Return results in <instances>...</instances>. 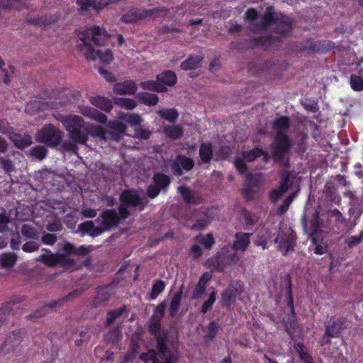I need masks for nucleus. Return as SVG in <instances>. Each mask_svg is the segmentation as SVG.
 Masks as SVG:
<instances>
[{
    "instance_id": "10",
    "label": "nucleus",
    "mask_w": 363,
    "mask_h": 363,
    "mask_svg": "<svg viewBox=\"0 0 363 363\" xmlns=\"http://www.w3.org/2000/svg\"><path fill=\"white\" fill-rule=\"evenodd\" d=\"M154 185H151L148 189V196L150 198L156 197L160 189L165 188L169 183V179L164 174H156L154 177Z\"/></svg>"
},
{
    "instance_id": "32",
    "label": "nucleus",
    "mask_w": 363,
    "mask_h": 363,
    "mask_svg": "<svg viewBox=\"0 0 363 363\" xmlns=\"http://www.w3.org/2000/svg\"><path fill=\"white\" fill-rule=\"evenodd\" d=\"M199 155L204 162H208L213 155L212 147L210 144H202L200 147Z\"/></svg>"
},
{
    "instance_id": "41",
    "label": "nucleus",
    "mask_w": 363,
    "mask_h": 363,
    "mask_svg": "<svg viewBox=\"0 0 363 363\" xmlns=\"http://www.w3.org/2000/svg\"><path fill=\"white\" fill-rule=\"evenodd\" d=\"M141 359L147 362L148 361H152V363H159V359L156 357V354L155 351L150 350L147 353H143L140 355Z\"/></svg>"
},
{
    "instance_id": "19",
    "label": "nucleus",
    "mask_w": 363,
    "mask_h": 363,
    "mask_svg": "<svg viewBox=\"0 0 363 363\" xmlns=\"http://www.w3.org/2000/svg\"><path fill=\"white\" fill-rule=\"evenodd\" d=\"M157 81L167 86H174L177 83V76L172 71L168 70L157 75Z\"/></svg>"
},
{
    "instance_id": "25",
    "label": "nucleus",
    "mask_w": 363,
    "mask_h": 363,
    "mask_svg": "<svg viewBox=\"0 0 363 363\" xmlns=\"http://www.w3.org/2000/svg\"><path fill=\"white\" fill-rule=\"evenodd\" d=\"M157 114L169 122L174 123L179 118V113L175 108H163L157 111Z\"/></svg>"
},
{
    "instance_id": "36",
    "label": "nucleus",
    "mask_w": 363,
    "mask_h": 363,
    "mask_svg": "<svg viewBox=\"0 0 363 363\" xmlns=\"http://www.w3.org/2000/svg\"><path fill=\"white\" fill-rule=\"evenodd\" d=\"M165 284L162 281H156L152 288L151 298L155 299L164 289Z\"/></svg>"
},
{
    "instance_id": "2",
    "label": "nucleus",
    "mask_w": 363,
    "mask_h": 363,
    "mask_svg": "<svg viewBox=\"0 0 363 363\" xmlns=\"http://www.w3.org/2000/svg\"><path fill=\"white\" fill-rule=\"evenodd\" d=\"M121 204L119 208L120 216L116 211L108 210L104 212L101 216V225L95 226L91 221H87L80 225V229L83 232L90 234L91 236H97L104 230L116 225L121 219L127 218L129 215L127 208L140 204V197L135 191H124L121 196Z\"/></svg>"
},
{
    "instance_id": "30",
    "label": "nucleus",
    "mask_w": 363,
    "mask_h": 363,
    "mask_svg": "<svg viewBox=\"0 0 363 363\" xmlns=\"http://www.w3.org/2000/svg\"><path fill=\"white\" fill-rule=\"evenodd\" d=\"M138 97L142 103L148 106H154L157 104L159 100L157 95L146 92L138 94Z\"/></svg>"
},
{
    "instance_id": "51",
    "label": "nucleus",
    "mask_w": 363,
    "mask_h": 363,
    "mask_svg": "<svg viewBox=\"0 0 363 363\" xmlns=\"http://www.w3.org/2000/svg\"><path fill=\"white\" fill-rule=\"evenodd\" d=\"M339 332H340L339 328H334V329H330L329 328H327L326 332H325V337H324L323 341L325 343L328 342H329L328 338L335 336L336 335H337L339 333Z\"/></svg>"
},
{
    "instance_id": "63",
    "label": "nucleus",
    "mask_w": 363,
    "mask_h": 363,
    "mask_svg": "<svg viewBox=\"0 0 363 363\" xmlns=\"http://www.w3.org/2000/svg\"><path fill=\"white\" fill-rule=\"evenodd\" d=\"M100 73L108 82L114 81V77L106 70L100 69Z\"/></svg>"
},
{
    "instance_id": "43",
    "label": "nucleus",
    "mask_w": 363,
    "mask_h": 363,
    "mask_svg": "<svg viewBox=\"0 0 363 363\" xmlns=\"http://www.w3.org/2000/svg\"><path fill=\"white\" fill-rule=\"evenodd\" d=\"M281 23H282V27L284 30H281L280 32L282 35H286L291 30V21L289 17L287 16H281Z\"/></svg>"
},
{
    "instance_id": "49",
    "label": "nucleus",
    "mask_w": 363,
    "mask_h": 363,
    "mask_svg": "<svg viewBox=\"0 0 363 363\" xmlns=\"http://www.w3.org/2000/svg\"><path fill=\"white\" fill-rule=\"evenodd\" d=\"M236 294H233L230 289H228L223 294V299L228 303L230 304L234 301Z\"/></svg>"
},
{
    "instance_id": "56",
    "label": "nucleus",
    "mask_w": 363,
    "mask_h": 363,
    "mask_svg": "<svg viewBox=\"0 0 363 363\" xmlns=\"http://www.w3.org/2000/svg\"><path fill=\"white\" fill-rule=\"evenodd\" d=\"M47 228L49 231H52V232L59 231L62 228V225L60 222L55 221L52 223H50L48 225Z\"/></svg>"
},
{
    "instance_id": "58",
    "label": "nucleus",
    "mask_w": 363,
    "mask_h": 363,
    "mask_svg": "<svg viewBox=\"0 0 363 363\" xmlns=\"http://www.w3.org/2000/svg\"><path fill=\"white\" fill-rule=\"evenodd\" d=\"M211 279V274L209 272L204 273L200 278L199 284L206 286V283Z\"/></svg>"
},
{
    "instance_id": "31",
    "label": "nucleus",
    "mask_w": 363,
    "mask_h": 363,
    "mask_svg": "<svg viewBox=\"0 0 363 363\" xmlns=\"http://www.w3.org/2000/svg\"><path fill=\"white\" fill-rule=\"evenodd\" d=\"M17 256L12 252L4 253L1 255V263L4 267H12L16 262Z\"/></svg>"
},
{
    "instance_id": "57",
    "label": "nucleus",
    "mask_w": 363,
    "mask_h": 363,
    "mask_svg": "<svg viewBox=\"0 0 363 363\" xmlns=\"http://www.w3.org/2000/svg\"><path fill=\"white\" fill-rule=\"evenodd\" d=\"M217 329H218V327H217V325L216 324V323L211 322L208 325V337L213 338L216 335Z\"/></svg>"
},
{
    "instance_id": "48",
    "label": "nucleus",
    "mask_w": 363,
    "mask_h": 363,
    "mask_svg": "<svg viewBox=\"0 0 363 363\" xmlns=\"http://www.w3.org/2000/svg\"><path fill=\"white\" fill-rule=\"evenodd\" d=\"M202 249L198 245H194L190 250V255L192 257L197 259L202 255Z\"/></svg>"
},
{
    "instance_id": "5",
    "label": "nucleus",
    "mask_w": 363,
    "mask_h": 363,
    "mask_svg": "<svg viewBox=\"0 0 363 363\" xmlns=\"http://www.w3.org/2000/svg\"><path fill=\"white\" fill-rule=\"evenodd\" d=\"M92 250V247L89 246L85 247H80L79 249L75 248L72 244L67 243L64 245L62 250L58 255H53L49 251H46L44 254L37 258L38 261H42L48 264L54 265L57 263H69V258H66V256L71 255H84Z\"/></svg>"
},
{
    "instance_id": "34",
    "label": "nucleus",
    "mask_w": 363,
    "mask_h": 363,
    "mask_svg": "<svg viewBox=\"0 0 363 363\" xmlns=\"http://www.w3.org/2000/svg\"><path fill=\"white\" fill-rule=\"evenodd\" d=\"M195 240L197 242L202 244L206 249H210L215 242L211 234L197 236Z\"/></svg>"
},
{
    "instance_id": "55",
    "label": "nucleus",
    "mask_w": 363,
    "mask_h": 363,
    "mask_svg": "<svg viewBox=\"0 0 363 363\" xmlns=\"http://www.w3.org/2000/svg\"><path fill=\"white\" fill-rule=\"evenodd\" d=\"M257 13L252 9H248L245 13V18L249 21H254L257 19Z\"/></svg>"
},
{
    "instance_id": "28",
    "label": "nucleus",
    "mask_w": 363,
    "mask_h": 363,
    "mask_svg": "<svg viewBox=\"0 0 363 363\" xmlns=\"http://www.w3.org/2000/svg\"><path fill=\"white\" fill-rule=\"evenodd\" d=\"M164 133L172 139H177L183 135V128L180 125H170L164 128Z\"/></svg>"
},
{
    "instance_id": "9",
    "label": "nucleus",
    "mask_w": 363,
    "mask_h": 363,
    "mask_svg": "<svg viewBox=\"0 0 363 363\" xmlns=\"http://www.w3.org/2000/svg\"><path fill=\"white\" fill-rule=\"evenodd\" d=\"M165 11L162 9L137 10L133 9L125 15L122 20L126 23H131L144 18H155L156 16L164 15Z\"/></svg>"
},
{
    "instance_id": "37",
    "label": "nucleus",
    "mask_w": 363,
    "mask_h": 363,
    "mask_svg": "<svg viewBox=\"0 0 363 363\" xmlns=\"http://www.w3.org/2000/svg\"><path fill=\"white\" fill-rule=\"evenodd\" d=\"M295 349L299 354V357L304 362V363H313L311 357L307 354L303 350V347L301 344H297Z\"/></svg>"
},
{
    "instance_id": "42",
    "label": "nucleus",
    "mask_w": 363,
    "mask_h": 363,
    "mask_svg": "<svg viewBox=\"0 0 363 363\" xmlns=\"http://www.w3.org/2000/svg\"><path fill=\"white\" fill-rule=\"evenodd\" d=\"M46 152L45 147L38 146L31 150V155L39 160H43L46 155Z\"/></svg>"
},
{
    "instance_id": "20",
    "label": "nucleus",
    "mask_w": 363,
    "mask_h": 363,
    "mask_svg": "<svg viewBox=\"0 0 363 363\" xmlns=\"http://www.w3.org/2000/svg\"><path fill=\"white\" fill-rule=\"evenodd\" d=\"M117 117L118 119L122 120L127 123L130 124L131 126H135L139 125L142 123L143 119L140 115L134 113H124V112H118L117 114Z\"/></svg>"
},
{
    "instance_id": "15",
    "label": "nucleus",
    "mask_w": 363,
    "mask_h": 363,
    "mask_svg": "<svg viewBox=\"0 0 363 363\" xmlns=\"http://www.w3.org/2000/svg\"><path fill=\"white\" fill-rule=\"evenodd\" d=\"M110 2L103 0H78L77 4L82 10H89L92 8L96 11L102 9Z\"/></svg>"
},
{
    "instance_id": "40",
    "label": "nucleus",
    "mask_w": 363,
    "mask_h": 363,
    "mask_svg": "<svg viewBox=\"0 0 363 363\" xmlns=\"http://www.w3.org/2000/svg\"><path fill=\"white\" fill-rule=\"evenodd\" d=\"M21 233L23 235L26 236L27 238H35L38 235L37 230L33 228L30 225H24L22 227Z\"/></svg>"
},
{
    "instance_id": "54",
    "label": "nucleus",
    "mask_w": 363,
    "mask_h": 363,
    "mask_svg": "<svg viewBox=\"0 0 363 363\" xmlns=\"http://www.w3.org/2000/svg\"><path fill=\"white\" fill-rule=\"evenodd\" d=\"M150 132L147 130L137 129L135 130V137L142 139H147L150 137Z\"/></svg>"
},
{
    "instance_id": "12",
    "label": "nucleus",
    "mask_w": 363,
    "mask_h": 363,
    "mask_svg": "<svg viewBox=\"0 0 363 363\" xmlns=\"http://www.w3.org/2000/svg\"><path fill=\"white\" fill-rule=\"evenodd\" d=\"M194 161L184 156H178L177 159L172 163L171 169L174 174L180 175L182 174V168L189 170L194 167Z\"/></svg>"
},
{
    "instance_id": "22",
    "label": "nucleus",
    "mask_w": 363,
    "mask_h": 363,
    "mask_svg": "<svg viewBox=\"0 0 363 363\" xmlns=\"http://www.w3.org/2000/svg\"><path fill=\"white\" fill-rule=\"evenodd\" d=\"M225 255V250H222L221 252H220L218 254V257H216V260L214 262H212L211 263H206L209 266H213V267L218 268L220 267L225 262H226L228 264H231L232 263H235L237 262V259H235V256L233 255L232 257H228L226 258V261H225L224 257Z\"/></svg>"
},
{
    "instance_id": "18",
    "label": "nucleus",
    "mask_w": 363,
    "mask_h": 363,
    "mask_svg": "<svg viewBox=\"0 0 363 363\" xmlns=\"http://www.w3.org/2000/svg\"><path fill=\"white\" fill-rule=\"evenodd\" d=\"M158 350L157 355L163 361L162 363H175L177 362V357L167 350L164 344L160 340H158Z\"/></svg>"
},
{
    "instance_id": "45",
    "label": "nucleus",
    "mask_w": 363,
    "mask_h": 363,
    "mask_svg": "<svg viewBox=\"0 0 363 363\" xmlns=\"http://www.w3.org/2000/svg\"><path fill=\"white\" fill-rule=\"evenodd\" d=\"M39 248V245L38 242L34 241L28 242L23 245V250L26 252H33L38 250Z\"/></svg>"
},
{
    "instance_id": "38",
    "label": "nucleus",
    "mask_w": 363,
    "mask_h": 363,
    "mask_svg": "<svg viewBox=\"0 0 363 363\" xmlns=\"http://www.w3.org/2000/svg\"><path fill=\"white\" fill-rule=\"evenodd\" d=\"M350 84L352 88L355 91H361L363 89V79L358 76L352 75Z\"/></svg>"
},
{
    "instance_id": "24",
    "label": "nucleus",
    "mask_w": 363,
    "mask_h": 363,
    "mask_svg": "<svg viewBox=\"0 0 363 363\" xmlns=\"http://www.w3.org/2000/svg\"><path fill=\"white\" fill-rule=\"evenodd\" d=\"M202 59L201 55L191 56L182 63L181 68L184 70L196 69L200 66Z\"/></svg>"
},
{
    "instance_id": "14",
    "label": "nucleus",
    "mask_w": 363,
    "mask_h": 363,
    "mask_svg": "<svg viewBox=\"0 0 363 363\" xmlns=\"http://www.w3.org/2000/svg\"><path fill=\"white\" fill-rule=\"evenodd\" d=\"M89 101L93 106H94L104 111H106V112L111 111V110L113 108L111 101L110 99H108V98H106L104 96H90Z\"/></svg>"
},
{
    "instance_id": "16",
    "label": "nucleus",
    "mask_w": 363,
    "mask_h": 363,
    "mask_svg": "<svg viewBox=\"0 0 363 363\" xmlns=\"http://www.w3.org/2000/svg\"><path fill=\"white\" fill-rule=\"evenodd\" d=\"M9 138L11 140L13 141L14 145L18 148H24L31 145L32 143V138L28 135H20L18 133H15L13 132H11L9 134Z\"/></svg>"
},
{
    "instance_id": "53",
    "label": "nucleus",
    "mask_w": 363,
    "mask_h": 363,
    "mask_svg": "<svg viewBox=\"0 0 363 363\" xmlns=\"http://www.w3.org/2000/svg\"><path fill=\"white\" fill-rule=\"evenodd\" d=\"M56 236L53 234H45L42 238V241L46 245H52L56 241Z\"/></svg>"
},
{
    "instance_id": "3",
    "label": "nucleus",
    "mask_w": 363,
    "mask_h": 363,
    "mask_svg": "<svg viewBox=\"0 0 363 363\" xmlns=\"http://www.w3.org/2000/svg\"><path fill=\"white\" fill-rule=\"evenodd\" d=\"M78 48L86 59L95 60L97 57L105 64L113 60V55L110 50H101L99 47L108 38L106 31L99 27H92L79 33Z\"/></svg>"
},
{
    "instance_id": "64",
    "label": "nucleus",
    "mask_w": 363,
    "mask_h": 363,
    "mask_svg": "<svg viewBox=\"0 0 363 363\" xmlns=\"http://www.w3.org/2000/svg\"><path fill=\"white\" fill-rule=\"evenodd\" d=\"M82 213L85 217H87V218H93V217L96 216V211L91 209V208L84 209L82 211Z\"/></svg>"
},
{
    "instance_id": "13",
    "label": "nucleus",
    "mask_w": 363,
    "mask_h": 363,
    "mask_svg": "<svg viewBox=\"0 0 363 363\" xmlns=\"http://www.w3.org/2000/svg\"><path fill=\"white\" fill-rule=\"evenodd\" d=\"M80 113L84 116L101 123H104L107 121V116L106 115L89 106H81Z\"/></svg>"
},
{
    "instance_id": "44",
    "label": "nucleus",
    "mask_w": 363,
    "mask_h": 363,
    "mask_svg": "<svg viewBox=\"0 0 363 363\" xmlns=\"http://www.w3.org/2000/svg\"><path fill=\"white\" fill-rule=\"evenodd\" d=\"M215 301H216V296H215V293L213 292L210 295L208 299L202 306L201 311L203 313H206L208 310H210L211 308L212 305L214 303Z\"/></svg>"
},
{
    "instance_id": "7",
    "label": "nucleus",
    "mask_w": 363,
    "mask_h": 363,
    "mask_svg": "<svg viewBox=\"0 0 363 363\" xmlns=\"http://www.w3.org/2000/svg\"><path fill=\"white\" fill-rule=\"evenodd\" d=\"M62 138V133L53 125L48 124L39 130L36 134V140L50 146H55Z\"/></svg>"
},
{
    "instance_id": "39",
    "label": "nucleus",
    "mask_w": 363,
    "mask_h": 363,
    "mask_svg": "<svg viewBox=\"0 0 363 363\" xmlns=\"http://www.w3.org/2000/svg\"><path fill=\"white\" fill-rule=\"evenodd\" d=\"M313 242L315 245L314 252L316 255H321L327 252V245L323 242H318L314 238H312Z\"/></svg>"
},
{
    "instance_id": "26",
    "label": "nucleus",
    "mask_w": 363,
    "mask_h": 363,
    "mask_svg": "<svg viewBox=\"0 0 363 363\" xmlns=\"http://www.w3.org/2000/svg\"><path fill=\"white\" fill-rule=\"evenodd\" d=\"M113 101L116 105L127 110H133L137 106L135 100L128 98L116 97L113 99Z\"/></svg>"
},
{
    "instance_id": "35",
    "label": "nucleus",
    "mask_w": 363,
    "mask_h": 363,
    "mask_svg": "<svg viewBox=\"0 0 363 363\" xmlns=\"http://www.w3.org/2000/svg\"><path fill=\"white\" fill-rule=\"evenodd\" d=\"M182 294L183 291L181 287L180 289L173 296L170 304V310L172 315L175 314L178 310L180 301L182 300Z\"/></svg>"
},
{
    "instance_id": "1",
    "label": "nucleus",
    "mask_w": 363,
    "mask_h": 363,
    "mask_svg": "<svg viewBox=\"0 0 363 363\" xmlns=\"http://www.w3.org/2000/svg\"><path fill=\"white\" fill-rule=\"evenodd\" d=\"M56 119L61 121L68 131L70 138L75 143L84 144L87 140L86 134L81 131L83 128L87 134L98 137L101 140H118L120 135L126 130V125L118 121H110L108 123L109 131L104 130L98 125H84V120L76 115H69L67 116H57Z\"/></svg>"
},
{
    "instance_id": "8",
    "label": "nucleus",
    "mask_w": 363,
    "mask_h": 363,
    "mask_svg": "<svg viewBox=\"0 0 363 363\" xmlns=\"http://www.w3.org/2000/svg\"><path fill=\"white\" fill-rule=\"evenodd\" d=\"M259 157H262L263 162H267L269 157L259 149H254L250 152H245L242 157H238L235 160V166L241 174H244L247 169L246 163L250 162Z\"/></svg>"
},
{
    "instance_id": "21",
    "label": "nucleus",
    "mask_w": 363,
    "mask_h": 363,
    "mask_svg": "<svg viewBox=\"0 0 363 363\" xmlns=\"http://www.w3.org/2000/svg\"><path fill=\"white\" fill-rule=\"evenodd\" d=\"M249 233H238L235 237L233 247L235 250L245 251L250 244Z\"/></svg>"
},
{
    "instance_id": "4",
    "label": "nucleus",
    "mask_w": 363,
    "mask_h": 363,
    "mask_svg": "<svg viewBox=\"0 0 363 363\" xmlns=\"http://www.w3.org/2000/svg\"><path fill=\"white\" fill-rule=\"evenodd\" d=\"M289 125V118L280 117L277 119L274 124V129L276 132V137L274 143L272 145V155L277 162H281L285 164V155L289 152L291 147V142L288 137L283 134Z\"/></svg>"
},
{
    "instance_id": "60",
    "label": "nucleus",
    "mask_w": 363,
    "mask_h": 363,
    "mask_svg": "<svg viewBox=\"0 0 363 363\" xmlns=\"http://www.w3.org/2000/svg\"><path fill=\"white\" fill-rule=\"evenodd\" d=\"M1 164L5 170H6L8 172L11 171V169L13 168V164L10 160L1 159Z\"/></svg>"
},
{
    "instance_id": "59",
    "label": "nucleus",
    "mask_w": 363,
    "mask_h": 363,
    "mask_svg": "<svg viewBox=\"0 0 363 363\" xmlns=\"http://www.w3.org/2000/svg\"><path fill=\"white\" fill-rule=\"evenodd\" d=\"M0 132L8 134L9 135L11 132L9 128L7 123L2 120H0Z\"/></svg>"
},
{
    "instance_id": "23",
    "label": "nucleus",
    "mask_w": 363,
    "mask_h": 363,
    "mask_svg": "<svg viewBox=\"0 0 363 363\" xmlns=\"http://www.w3.org/2000/svg\"><path fill=\"white\" fill-rule=\"evenodd\" d=\"M291 185V181L289 177H286L284 182L280 185L279 189L272 191L270 194V198L273 201L278 200L281 195L286 191Z\"/></svg>"
},
{
    "instance_id": "33",
    "label": "nucleus",
    "mask_w": 363,
    "mask_h": 363,
    "mask_svg": "<svg viewBox=\"0 0 363 363\" xmlns=\"http://www.w3.org/2000/svg\"><path fill=\"white\" fill-rule=\"evenodd\" d=\"M179 191L184 199L187 203H196L199 197L193 194V193L187 188L184 186H179Z\"/></svg>"
},
{
    "instance_id": "11",
    "label": "nucleus",
    "mask_w": 363,
    "mask_h": 363,
    "mask_svg": "<svg viewBox=\"0 0 363 363\" xmlns=\"http://www.w3.org/2000/svg\"><path fill=\"white\" fill-rule=\"evenodd\" d=\"M138 89L136 83L132 80L116 83L113 87L115 94L119 95H133Z\"/></svg>"
},
{
    "instance_id": "50",
    "label": "nucleus",
    "mask_w": 363,
    "mask_h": 363,
    "mask_svg": "<svg viewBox=\"0 0 363 363\" xmlns=\"http://www.w3.org/2000/svg\"><path fill=\"white\" fill-rule=\"evenodd\" d=\"M205 290H206V286L198 284L194 291L192 298L194 299H197V298H200L204 294Z\"/></svg>"
},
{
    "instance_id": "47",
    "label": "nucleus",
    "mask_w": 363,
    "mask_h": 363,
    "mask_svg": "<svg viewBox=\"0 0 363 363\" xmlns=\"http://www.w3.org/2000/svg\"><path fill=\"white\" fill-rule=\"evenodd\" d=\"M125 310L124 308H122L121 309H118V310H116V311H112V312H110L108 315V318H107V323L108 325H111L113 323L115 318L118 316V315H121L122 312Z\"/></svg>"
},
{
    "instance_id": "61",
    "label": "nucleus",
    "mask_w": 363,
    "mask_h": 363,
    "mask_svg": "<svg viewBox=\"0 0 363 363\" xmlns=\"http://www.w3.org/2000/svg\"><path fill=\"white\" fill-rule=\"evenodd\" d=\"M347 244L350 247H352L353 245H355L361 242V238L352 236L347 239Z\"/></svg>"
},
{
    "instance_id": "17",
    "label": "nucleus",
    "mask_w": 363,
    "mask_h": 363,
    "mask_svg": "<svg viewBox=\"0 0 363 363\" xmlns=\"http://www.w3.org/2000/svg\"><path fill=\"white\" fill-rule=\"evenodd\" d=\"M60 106H61V103L57 101H50V102H46V103H41L40 101L38 102H30L29 103L26 108V111L28 113H30L31 114L33 113V108H38L40 109H59Z\"/></svg>"
},
{
    "instance_id": "29",
    "label": "nucleus",
    "mask_w": 363,
    "mask_h": 363,
    "mask_svg": "<svg viewBox=\"0 0 363 363\" xmlns=\"http://www.w3.org/2000/svg\"><path fill=\"white\" fill-rule=\"evenodd\" d=\"M274 11L273 8L268 7L265 11L264 16L262 18L261 24L257 26L258 28H264L271 22L274 21L275 19H278V16H276L274 17Z\"/></svg>"
},
{
    "instance_id": "6",
    "label": "nucleus",
    "mask_w": 363,
    "mask_h": 363,
    "mask_svg": "<svg viewBox=\"0 0 363 363\" xmlns=\"http://www.w3.org/2000/svg\"><path fill=\"white\" fill-rule=\"evenodd\" d=\"M274 242L277 250L284 255L294 251L295 236L292 228L286 225H282L277 233Z\"/></svg>"
},
{
    "instance_id": "62",
    "label": "nucleus",
    "mask_w": 363,
    "mask_h": 363,
    "mask_svg": "<svg viewBox=\"0 0 363 363\" xmlns=\"http://www.w3.org/2000/svg\"><path fill=\"white\" fill-rule=\"evenodd\" d=\"M18 0H4V6L6 7H12L14 9H18L16 5Z\"/></svg>"
},
{
    "instance_id": "46",
    "label": "nucleus",
    "mask_w": 363,
    "mask_h": 363,
    "mask_svg": "<svg viewBox=\"0 0 363 363\" xmlns=\"http://www.w3.org/2000/svg\"><path fill=\"white\" fill-rule=\"evenodd\" d=\"M295 194H291L285 201L283 205L279 208V213L284 214L288 209L291 202L293 201Z\"/></svg>"
},
{
    "instance_id": "27",
    "label": "nucleus",
    "mask_w": 363,
    "mask_h": 363,
    "mask_svg": "<svg viewBox=\"0 0 363 363\" xmlns=\"http://www.w3.org/2000/svg\"><path fill=\"white\" fill-rule=\"evenodd\" d=\"M140 86L144 89L157 92H163L166 91L164 86L160 84L157 79L155 81L143 82L140 83Z\"/></svg>"
},
{
    "instance_id": "52",
    "label": "nucleus",
    "mask_w": 363,
    "mask_h": 363,
    "mask_svg": "<svg viewBox=\"0 0 363 363\" xmlns=\"http://www.w3.org/2000/svg\"><path fill=\"white\" fill-rule=\"evenodd\" d=\"M9 223V218L4 214L0 215V232L7 230V225Z\"/></svg>"
}]
</instances>
